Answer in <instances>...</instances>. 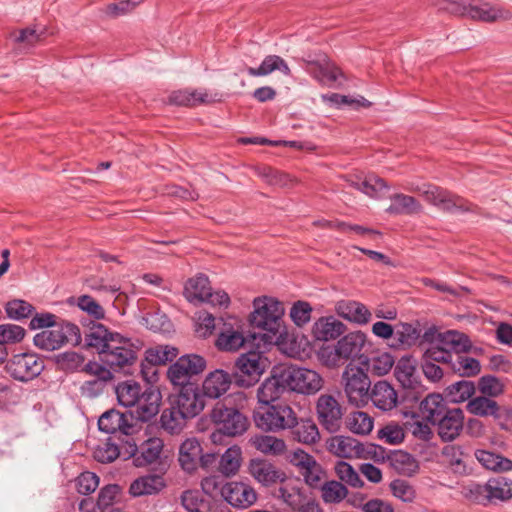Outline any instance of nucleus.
<instances>
[{
	"label": "nucleus",
	"mask_w": 512,
	"mask_h": 512,
	"mask_svg": "<svg viewBox=\"0 0 512 512\" xmlns=\"http://www.w3.org/2000/svg\"><path fill=\"white\" fill-rule=\"evenodd\" d=\"M138 347L129 338L115 332L110 337V342L106 347L100 360L111 369L118 371L131 366L137 359Z\"/></svg>",
	"instance_id": "nucleus-5"
},
{
	"label": "nucleus",
	"mask_w": 512,
	"mask_h": 512,
	"mask_svg": "<svg viewBox=\"0 0 512 512\" xmlns=\"http://www.w3.org/2000/svg\"><path fill=\"white\" fill-rule=\"evenodd\" d=\"M303 477L304 482L312 488H317L321 485L324 480L326 473L317 460H313L312 463L300 474Z\"/></svg>",
	"instance_id": "nucleus-64"
},
{
	"label": "nucleus",
	"mask_w": 512,
	"mask_h": 512,
	"mask_svg": "<svg viewBox=\"0 0 512 512\" xmlns=\"http://www.w3.org/2000/svg\"><path fill=\"white\" fill-rule=\"evenodd\" d=\"M433 5L438 10L453 15L468 16L485 22L509 20L512 18V13L509 10L475 0H436Z\"/></svg>",
	"instance_id": "nucleus-1"
},
{
	"label": "nucleus",
	"mask_w": 512,
	"mask_h": 512,
	"mask_svg": "<svg viewBox=\"0 0 512 512\" xmlns=\"http://www.w3.org/2000/svg\"><path fill=\"white\" fill-rule=\"evenodd\" d=\"M303 69L322 85L332 86L342 77L341 70L333 63L323 61H312L302 59Z\"/></svg>",
	"instance_id": "nucleus-21"
},
{
	"label": "nucleus",
	"mask_w": 512,
	"mask_h": 512,
	"mask_svg": "<svg viewBox=\"0 0 512 512\" xmlns=\"http://www.w3.org/2000/svg\"><path fill=\"white\" fill-rule=\"evenodd\" d=\"M336 311L342 318L357 324H366L371 319L368 308L356 301H340L336 305Z\"/></svg>",
	"instance_id": "nucleus-38"
},
{
	"label": "nucleus",
	"mask_w": 512,
	"mask_h": 512,
	"mask_svg": "<svg viewBox=\"0 0 512 512\" xmlns=\"http://www.w3.org/2000/svg\"><path fill=\"white\" fill-rule=\"evenodd\" d=\"M463 495L478 504L504 502L512 498V480L498 476L486 483H470L463 488Z\"/></svg>",
	"instance_id": "nucleus-2"
},
{
	"label": "nucleus",
	"mask_w": 512,
	"mask_h": 512,
	"mask_svg": "<svg viewBox=\"0 0 512 512\" xmlns=\"http://www.w3.org/2000/svg\"><path fill=\"white\" fill-rule=\"evenodd\" d=\"M347 181L351 187L370 197H377L380 191L388 188L384 179L373 174L365 177L360 175L350 176Z\"/></svg>",
	"instance_id": "nucleus-40"
},
{
	"label": "nucleus",
	"mask_w": 512,
	"mask_h": 512,
	"mask_svg": "<svg viewBox=\"0 0 512 512\" xmlns=\"http://www.w3.org/2000/svg\"><path fill=\"white\" fill-rule=\"evenodd\" d=\"M391 204L387 212L395 215H411L421 212V204L412 196L402 193L394 194L390 197Z\"/></svg>",
	"instance_id": "nucleus-45"
},
{
	"label": "nucleus",
	"mask_w": 512,
	"mask_h": 512,
	"mask_svg": "<svg viewBox=\"0 0 512 512\" xmlns=\"http://www.w3.org/2000/svg\"><path fill=\"white\" fill-rule=\"evenodd\" d=\"M242 451L238 446L229 447L220 457L219 471L226 477L235 475L241 465Z\"/></svg>",
	"instance_id": "nucleus-50"
},
{
	"label": "nucleus",
	"mask_w": 512,
	"mask_h": 512,
	"mask_svg": "<svg viewBox=\"0 0 512 512\" xmlns=\"http://www.w3.org/2000/svg\"><path fill=\"white\" fill-rule=\"evenodd\" d=\"M394 374L403 388L415 389L419 385L416 361L411 356H403L396 363Z\"/></svg>",
	"instance_id": "nucleus-32"
},
{
	"label": "nucleus",
	"mask_w": 512,
	"mask_h": 512,
	"mask_svg": "<svg viewBox=\"0 0 512 512\" xmlns=\"http://www.w3.org/2000/svg\"><path fill=\"white\" fill-rule=\"evenodd\" d=\"M98 428L106 434H121L132 438L136 432L135 417L131 411L121 412L116 409L105 411L98 419Z\"/></svg>",
	"instance_id": "nucleus-12"
},
{
	"label": "nucleus",
	"mask_w": 512,
	"mask_h": 512,
	"mask_svg": "<svg viewBox=\"0 0 512 512\" xmlns=\"http://www.w3.org/2000/svg\"><path fill=\"white\" fill-rule=\"evenodd\" d=\"M254 311L250 315V322L254 327L276 335L282 328L284 306L282 302L272 297H259L253 301Z\"/></svg>",
	"instance_id": "nucleus-4"
},
{
	"label": "nucleus",
	"mask_w": 512,
	"mask_h": 512,
	"mask_svg": "<svg viewBox=\"0 0 512 512\" xmlns=\"http://www.w3.org/2000/svg\"><path fill=\"white\" fill-rule=\"evenodd\" d=\"M312 306L306 301L295 302L290 309V318L298 327H303L311 320Z\"/></svg>",
	"instance_id": "nucleus-63"
},
{
	"label": "nucleus",
	"mask_w": 512,
	"mask_h": 512,
	"mask_svg": "<svg viewBox=\"0 0 512 512\" xmlns=\"http://www.w3.org/2000/svg\"><path fill=\"white\" fill-rule=\"evenodd\" d=\"M291 429H293V438L303 444H314L320 438L319 429L311 419H300L298 421L296 417V424Z\"/></svg>",
	"instance_id": "nucleus-47"
},
{
	"label": "nucleus",
	"mask_w": 512,
	"mask_h": 512,
	"mask_svg": "<svg viewBox=\"0 0 512 512\" xmlns=\"http://www.w3.org/2000/svg\"><path fill=\"white\" fill-rule=\"evenodd\" d=\"M321 98L324 102H326L336 108H341L342 106H345V105L362 106V107H369L371 105V103L362 96H360L358 98H352L350 96L341 95L338 93H330V94H323L321 96Z\"/></svg>",
	"instance_id": "nucleus-59"
},
{
	"label": "nucleus",
	"mask_w": 512,
	"mask_h": 512,
	"mask_svg": "<svg viewBox=\"0 0 512 512\" xmlns=\"http://www.w3.org/2000/svg\"><path fill=\"white\" fill-rule=\"evenodd\" d=\"M164 443L163 440L157 437L149 438L140 446V453H135L133 458V464L136 467H144L153 464L158 461L163 451Z\"/></svg>",
	"instance_id": "nucleus-33"
},
{
	"label": "nucleus",
	"mask_w": 512,
	"mask_h": 512,
	"mask_svg": "<svg viewBox=\"0 0 512 512\" xmlns=\"http://www.w3.org/2000/svg\"><path fill=\"white\" fill-rule=\"evenodd\" d=\"M280 483L281 486L278 489V497L293 510H303L308 502L305 501L301 489L294 485L292 481L287 482L286 479L284 482Z\"/></svg>",
	"instance_id": "nucleus-46"
},
{
	"label": "nucleus",
	"mask_w": 512,
	"mask_h": 512,
	"mask_svg": "<svg viewBox=\"0 0 512 512\" xmlns=\"http://www.w3.org/2000/svg\"><path fill=\"white\" fill-rule=\"evenodd\" d=\"M286 373L283 368L273 372L265 379L257 390V398L261 406L272 404L278 400L284 393L290 392Z\"/></svg>",
	"instance_id": "nucleus-17"
},
{
	"label": "nucleus",
	"mask_w": 512,
	"mask_h": 512,
	"mask_svg": "<svg viewBox=\"0 0 512 512\" xmlns=\"http://www.w3.org/2000/svg\"><path fill=\"white\" fill-rule=\"evenodd\" d=\"M206 367L203 357L196 354L181 356L167 370V377L173 386L196 385L191 378L200 374Z\"/></svg>",
	"instance_id": "nucleus-8"
},
{
	"label": "nucleus",
	"mask_w": 512,
	"mask_h": 512,
	"mask_svg": "<svg viewBox=\"0 0 512 512\" xmlns=\"http://www.w3.org/2000/svg\"><path fill=\"white\" fill-rule=\"evenodd\" d=\"M345 325L333 316L320 317L312 326V335L318 341H330L345 332Z\"/></svg>",
	"instance_id": "nucleus-31"
},
{
	"label": "nucleus",
	"mask_w": 512,
	"mask_h": 512,
	"mask_svg": "<svg viewBox=\"0 0 512 512\" xmlns=\"http://www.w3.org/2000/svg\"><path fill=\"white\" fill-rule=\"evenodd\" d=\"M166 481L162 475L147 474L135 479L129 487V493L133 497L156 495L166 487Z\"/></svg>",
	"instance_id": "nucleus-30"
},
{
	"label": "nucleus",
	"mask_w": 512,
	"mask_h": 512,
	"mask_svg": "<svg viewBox=\"0 0 512 512\" xmlns=\"http://www.w3.org/2000/svg\"><path fill=\"white\" fill-rule=\"evenodd\" d=\"M247 342L240 321L231 317L219 328L215 345L220 351L234 352L244 347Z\"/></svg>",
	"instance_id": "nucleus-16"
},
{
	"label": "nucleus",
	"mask_w": 512,
	"mask_h": 512,
	"mask_svg": "<svg viewBox=\"0 0 512 512\" xmlns=\"http://www.w3.org/2000/svg\"><path fill=\"white\" fill-rule=\"evenodd\" d=\"M329 450L333 454L342 458H351L360 452V443L346 436H336L329 442Z\"/></svg>",
	"instance_id": "nucleus-48"
},
{
	"label": "nucleus",
	"mask_w": 512,
	"mask_h": 512,
	"mask_svg": "<svg viewBox=\"0 0 512 512\" xmlns=\"http://www.w3.org/2000/svg\"><path fill=\"white\" fill-rule=\"evenodd\" d=\"M403 417L406 419L404 427L415 438L422 441H430L433 436V431L430 427V422L421 419V416L414 410L402 412Z\"/></svg>",
	"instance_id": "nucleus-39"
},
{
	"label": "nucleus",
	"mask_w": 512,
	"mask_h": 512,
	"mask_svg": "<svg viewBox=\"0 0 512 512\" xmlns=\"http://www.w3.org/2000/svg\"><path fill=\"white\" fill-rule=\"evenodd\" d=\"M249 444L257 451L266 455H281L286 450L284 440L272 435H254L250 437Z\"/></svg>",
	"instance_id": "nucleus-41"
},
{
	"label": "nucleus",
	"mask_w": 512,
	"mask_h": 512,
	"mask_svg": "<svg viewBox=\"0 0 512 512\" xmlns=\"http://www.w3.org/2000/svg\"><path fill=\"white\" fill-rule=\"evenodd\" d=\"M115 392L120 405L133 408L141 394V387L134 381H124L116 386Z\"/></svg>",
	"instance_id": "nucleus-51"
},
{
	"label": "nucleus",
	"mask_w": 512,
	"mask_h": 512,
	"mask_svg": "<svg viewBox=\"0 0 512 512\" xmlns=\"http://www.w3.org/2000/svg\"><path fill=\"white\" fill-rule=\"evenodd\" d=\"M289 390L303 395H315L324 386L323 377L315 370L305 367H284Z\"/></svg>",
	"instance_id": "nucleus-10"
},
{
	"label": "nucleus",
	"mask_w": 512,
	"mask_h": 512,
	"mask_svg": "<svg viewBox=\"0 0 512 512\" xmlns=\"http://www.w3.org/2000/svg\"><path fill=\"white\" fill-rule=\"evenodd\" d=\"M253 417L258 428L270 432L291 429L296 424V412L286 403L260 406Z\"/></svg>",
	"instance_id": "nucleus-3"
},
{
	"label": "nucleus",
	"mask_w": 512,
	"mask_h": 512,
	"mask_svg": "<svg viewBox=\"0 0 512 512\" xmlns=\"http://www.w3.org/2000/svg\"><path fill=\"white\" fill-rule=\"evenodd\" d=\"M160 402L161 393L159 390L153 387L145 389L134 405V410L131 411L135 417V425L137 426V421L147 422L157 415Z\"/></svg>",
	"instance_id": "nucleus-19"
},
{
	"label": "nucleus",
	"mask_w": 512,
	"mask_h": 512,
	"mask_svg": "<svg viewBox=\"0 0 512 512\" xmlns=\"http://www.w3.org/2000/svg\"><path fill=\"white\" fill-rule=\"evenodd\" d=\"M269 342H275L279 349L289 357H298L301 354V347L293 335L284 333L281 329L276 335H269Z\"/></svg>",
	"instance_id": "nucleus-55"
},
{
	"label": "nucleus",
	"mask_w": 512,
	"mask_h": 512,
	"mask_svg": "<svg viewBox=\"0 0 512 512\" xmlns=\"http://www.w3.org/2000/svg\"><path fill=\"white\" fill-rule=\"evenodd\" d=\"M114 333L115 332H110L102 324H93L89 332L85 335V344L87 347L95 349L99 354V358H101L110 342V337H113Z\"/></svg>",
	"instance_id": "nucleus-44"
},
{
	"label": "nucleus",
	"mask_w": 512,
	"mask_h": 512,
	"mask_svg": "<svg viewBox=\"0 0 512 512\" xmlns=\"http://www.w3.org/2000/svg\"><path fill=\"white\" fill-rule=\"evenodd\" d=\"M139 450L133 438L127 439L120 448L115 443L107 441L94 450V458L100 463H111L122 456L125 460L130 459Z\"/></svg>",
	"instance_id": "nucleus-20"
},
{
	"label": "nucleus",
	"mask_w": 512,
	"mask_h": 512,
	"mask_svg": "<svg viewBox=\"0 0 512 512\" xmlns=\"http://www.w3.org/2000/svg\"><path fill=\"white\" fill-rule=\"evenodd\" d=\"M474 455L482 467L487 470L496 473H503L512 470V460L499 453L485 449H478L475 451Z\"/></svg>",
	"instance_id": "nucleus-37"
},
{
	"label": "nucleus",
	"mask_w": 512,
	"mask_h": 512,
	"mask_svg": "<svg viewBox=\"0 0 512 512\" xmlns=\"http://www.w3.org/2000/svg\"><path fill=\"white\" fill-rule=\"evenodd\" d=\"M369 400L373 405L384 412L391 411L396 408L398 403V395L394 387L387 381H378L374 384L369 392Z\"/></svg>",
	"instance_id": "nucleus-26"
},
{
	"label": "nucleus",
	"mask_w": 512,
	"mask_h": 512,
	"mask_svg": "<svg viewBox=\"0 0 512 512\" xmlns=\"http://www.w3.org/2000/svg\"><path fill=\"white\" fill-rule=\"evenodd\" d=\"M209 415L215 424L222 426L227 436L242 435L249 427V420L242 412L221 402L215 404Z\"/></svg>",
	"instance_id": "nucleus-9"
},
{
	"label": "nucleus",
	"mask_w": 512,
	"mask_h": 512,
	"mask_svg": "<svg viewBox=\"0 0 512 512\" xmlns=\"http://www.w3.org/2000/svg\"><path fill=\"white\" fill-rule=\"evenodd\" d=\"M188 418L171 402V406L162 411L161 427L169 434H179L186 426Z\"/></svg>",
	"instance_id": "nucleus-42"
},
{
	"label": "nucleus",
	"mask_w": 512,
	"mask_h": 512,
	"mask_svg": "<svg viewBox=\"0 0 512 512\" xmlns=\"http://www.w3.org/2000/svg\"><path fill=\"white\" fill-rule=\"evenodd\" d=\"M448 410L446 401L440 394H429L420 402L416 412L422 420L436 425Z\"/></svg>",
	"instance_id": "nucleus-28"
},
{
	"label": "nucleus",
	"mask_w": 512,
	"mask_h": 512,
	"mask_svg": "<svg viewBox=\"0 0 512 512\" xmlns=\"http://www.w3.org/2000/svg\"><path fill=\"white\" fill-rule=\"evenodd\" d=\"M335 473L341 481L352 487H361L363 485L358 472L345 461L337 462L335 465Z\"/></svg>",
	"instance_id": "nucleus-61"
},
{
	"label": "nucleus",
	"mask_w": 512,
	"mask_h": 512,
	"mask_svg": "<svg viewBox=\"0 0 512 512\" xmlns=\"http://www.w3.org/2000/svg\"><path fill=\"white\" fill-rule=\"evenodd\" d=\"M466 408L473 415L493 417L498 411V403L493 398L481 395L470 399Z\"/></svg>",
	"instance_id": "nucleus-54"
},
{
	"label": "nucleus",
	"mask_w": 512,
	"mask_h": 512,
	"mask_svg": "<svg viewBox=\"0 0 512 512\" xmlns=\"http://www.w3.org/2000/svg\"><path fill=\"white\" fill-rule=\"evenodd\" d=\"M395 360L388 352L377 353L368 360V369L377 376L386 375L394 366Z\"/></svg>",
	"instance_id": "nucleus-58"
},
{
	"label": "nucleus",
	"mask_w": 512,
	"mask_h": 512,
	"mask_svg": "<svg viewBox=\"0 0 512 512\" xmlns=\"http://www.w3.org/2000/svg\"><path fill=\"white\" fill-rule=\"evenodd\" d=\"M464 424V413L460 408H449L436 423L437 432L444 442L455 440L461 433Z\"/></svg>",
	"instance_id": "nucleus-23"
},
{
	"label": "nucleus",
	"mask_w": 512,
	"mask_h": 512,
	"mask_svg": "<svg viewBox=\"0 0 512 512\" xmlns=\"http://www.w3.org/2000/svg\"><path fill=\"white\" fill-rule=\"evenodd\" d=\"M64 338L59 330L58 327L50 329V330H44L40 333H37L34 336V344L38 348L46 351H54L59 348H61L64 345Z\"/></svg>",
	"instance_id": "nucleus-53"
},
{
	"label": "nucleus",
	"mask_w": 512,
	"mask_h": 512,
	"mask_svg": "<svg viewBox=\"0 0 512 512\" xmlns=\"http://www.w3.org/2000/svg\"><path fill=\"white\" fill-rule=\"evenodd\" d=\"M475 384L470 380H460L449 385L445 392L446 397L453 403H462L470 400L475 393Z\"/></svg>",
	"instance_id": "nucleus-52"
},
{
	"label": "nucleus",
	"mask_w": 512,
	"mask_h": 512,
	"mask_svg": "<svg viewBox=\"0 0 512 512\" xmlns=\"http://www.w3.org/2000/svg\"><path fill=\"white\" fill-rule=\"evenodd\" d=\"M221 496L231 506L238 509H246L257 500L255 490L243 482H228L221 488Z\"/></svg>",
	"instance_id": "nucleus-18"
},
{
	"label": "nucleus",
	"mask_w": 512,
	"mask_h": 512,
	"mask_svg": "<svg viewBox=\"0 0 512 512\" xmlns=\"http://www.w3.org/2000/svg\"><path fill=\"white\" fill-rule=\"evenodd\" d=\"M464 352H457L453 355L451 368L455 373L463 377H472L477 375L481 370L480 362L467 355Z\"/></svg>",
	"instance_id": "nucleus-49"
},
{
	"label": "nucleus",
	"mask_w": 512,
	"mask_h": 512,
	"mask_svg": "<svg viewBox=\"0 0 512 512\" xmlns=\"http://www.w3.org/2000/svg\"><path fill=\"white\" fill-rule=\"evenodd\" d=\"M246 71L248 75L252 77L267 76L275 71H279L285 76L291 75V70L287 62L278 55H268L258 67H247Z\"/></svg>",
	"instance_id": "nucleus-36"
},
{
	"label": "nucleus",
	"mask_w": 512,
	"mask_h": 512,
	"mask_svg": "<svg viewBox=\"0 0 512 512\" xmlns=\"http://www.w3.org/2000/svg\"><path fill=\"white\" fill-rule=\"evenodd\" d=\"M215 101L206 90H178L169 95V103L177 106L193 107Z\"/></svg>",
	"instance_id": "nucleus-34"
},
{
	"label": "nucleus",
	"mask_w": 512,
	"mask_h": 512,
	"mask_svg": "<svg viewBox=\"0 0 512 512\" xmlns=\"http://www.w3.org/2000/svg\"><path fill=\"white\" fill-rule=\"evenodd\" d=\"M342 385L349 404L363 407L368 403L371 382L362 368L348 365L342 373Z\"/></svg>",
	"instance_id": "nucleus-6"
},
{
	"label": "nucleus",
	"mask_w": 512,
	"mask_h": 512,
	"mask_svg": "<svg viewBox=\"0 0 512 512\" xmlns=\"http://www.w3.org/2000/svg\"><path fill=\"white\" fill-rule=\"evenodd\" d=\"M431 342L450 355L457 352H467L471 346L468 338L455 330L437 333Z\"/></svg>",
	"instance_id": "nucleus-29"
},
{
	"label": "nucleus",
	"mask_w": 512,
	"mask_h": 512,
	"mask_svg": "<svg viewBox=\"0 0 512 512\" xmlns=\"http://www.w3.org/2000/svg\"><path fill=\"white\" fill-rule=\"evenodd\" d=\"M6 369L15 380L28 382L41 374L44 360L35 353L16 354L7 362Z\"/></svg>",
	"instance_id": "nucleus-11"
},
{
	"label": "nucleus",
	"mask_w": 512,
	"mask_h": 512,
	"mask_svg": "<svg viewBox=\"0 0 512 512\" xmlns=\"http://www.w3.org/2000/svg\"><path fill=\"white\" fill-rule=\"evenodd\" d=\"M172 403L188 418L199 415L205 408V396L198 385H184Z\"/></svg>",
	"instance_id": "nucleus-15"
},
{
	"label": "nucleus",
	"mask_w": 512,
	"mask_h": 512,
	"mask_svg": "<svg viewBox=\"0 0 512 512\" xmlns=\"http://www.w3.org/2000/svg\"><path fill=\"white\" fill-rule=\"evenodd\" d=\"M303 69L322 85L332 86L342 77L341 70L333 63L323 61H312L302 59Z\"/></svg>",
	"instance_id": "nucleus-22"
},
{
	"label": "nucleus",
	"mask_w": 512,
	"mask_h": 512,
	"mask_svg": "<svg viewBox=\"0 0 512 512\" xmlns=\"http://www.w3.org/2000/svg\"><path fill=\"white\" fill-rule=\"evenodd\" d=\"M266 368V358L260 352L248 351L238 357L233 373L234 382L239 387H251L258 382Z\"/></svg>",
	"instance_id": "nucleus-7"
},
{
	"label": "nucleus",
	"mask_w": 512,
	"mask_h": 512,
	"mask_svg": "<svg viewBox=\"0 0 512 512\" xmlns=\"http://www.w3.org/2000/svg\"><path fill=\"white\" fill-rule=\"evenodd\" d=\"M365 343L366 335L361 331L350 332L337 341L339 353L344 361L358 357Z\"/></svg>",
	"instance_id": "nucleus-35"
},
{
	"label": "nucleus",
	"mask_w": 512,
	"mask_h": 512,
	"mask_svg": "<svg viewBox=\"0 0 512 512\" xmlns=\"http://www.w3.org/2000/svg\"><path fill=\"white\" fill-rule=\"evenodd\" d=\"M417 191L424 196L427 202L443 211L455 212L458 210H469L467 201L441 187L431 184H423L417 187Z\"/></svg>",
	"instance_id": "nucleus-13"
},
{
	"label": "nucleus",
	"mask_w": 512,
	"mask_h": 512,
	"mask_svg": "<svg viewBox=\"0 0 512 512\" xmlns=\"http://www.w3.org/2000/svg\"><path fill=\"white\" fill-rule=\"evenodd\" d=\"M249 471L253 478L264 486L284 482L286 479L284 471L265 460L252 459L249 464Z\"/></svg>",
	"instance_id": "nucleus-24"
},
{
	"label": "nucleus",
	"mask_w": 512,
	"mask_h": 512,
	"mask_svg": "<svg viewBox=\"0 0 512 512\" xmlns=\"http://www.w3.org/2000/svg\"><path fill=\"white\" fill-rule=\"evenodd\" d=\"M209 289L208 277L204 274H198L186 282L184 296L190 303L204 302Z\"/></svg>",
	"instance_id": "nucleus-43"
},
{
	"label": "nucleus",
	"mask_w": 512,
	"mask_h": 512,
	"mask_svg": "<svg viewBox=\"0 0 512 512\" xmlns=\"http://www.w3.org/2000/svg\"><path fill=\"white\" fill-rule=\"evenodd\" d=\"M203 452L201 443L195 437L185 439L179 446L178 462L181 469L193 474L199 467V456Z\"/></svg>",
	"instance_id": "nucleus-25"
},
{
	"label": "nucleus",
	"mask_w": 512,
	"mask_h": 512,
	"mask_svg": "<svg viewBox=\"0 0 512 512\" xmlns=\"http://www.w3.org/2000/svg\"><path fill=\"white\" fill-rule=\"evenodd\" d=\"M319 423L327 431L337 432L342 424L343 409L339 401L332 394H321L315 405Z\"/></svg>",
	"instance_id": "nucleus-14"
},
{
	"label": "nucleus",
	"mask_w": 512,
	"mask_h": 512,
	"mask_svg": "<svg viewBox=\"0 0 512 512\" xmlns=\"http://www.w3.org/2000/svg\"><path fill=\"white\" fill-rule=\"evenodd\" d=\"M232 383L230 374L222 369L210 372L202 383V393L205 397L217 399L224 395Z\"/></svg>",
	"instance_id": "nucleus-27"
},
{
	"label": "nucleus",
	"mask_w": 512,
	"mask_h": 512,
	"mask_svg": "<svg viewBox=\"0 0 512 512\" xmlns=\"http://www.w3.org/2000/svg\"><path fill=\"white\" fill-rule=\"evenodd\" d=\"M478 389L483 396L494 398L500 396L503 393L504 385L495 376L485 375L479 379Z\"/></svg>",
	"instance_id": "nucleus-62"
},
{
	"label": "nucleus",
	"mask_w": 512,
	"mask_h": 512,
	"mask_svg": "<svg viewBox=\"0 0 512 512\" xmlns=\"http://www.w3.org/2000/svg\"><path fill=\"white\" fill-rule=\"evenodd\" d=\"M373 419L365 412L357 411L349 415L347 427L355 434L366 435L373 429Z\"/></svg>",
	"instance_id": "nucleus-56"
},
{
	"label": "nucleus",
	"mask_w": 512,
	"mask_h": 512,
	"mask_svg": "<svg viewBox=\"0 0 512 512\" xmlns=\"http://www.w3.org/2000/svg\"><path fill=\"white\" fill-rule=\"evenodd\" d=\"M321 497L325 503H339L348 493L347 488L338 481L332 480L321 483Z\"/></svg>",
	"instance_id": "nucleus-57"
},
{
	"label": "nucleus",
	"mask_w": 512,
	"mask_h": 512,
	"mask_svg": "<svg viewBox=\"0 0 512 512\" xmlns=\"http://www.w3.org/2000/svg\"><path fill=\"white\" fill-rule=\"evenodd\" d=\"M181 504L187 512H203L208 507L198 490H186L181 495Z\"/></svg>",
	"instance_id": "nucleus-60"
}]
</instances>
